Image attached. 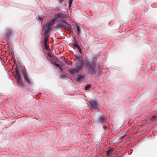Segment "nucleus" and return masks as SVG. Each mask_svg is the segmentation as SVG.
Wrapping results in <instances>:
<instances>
[{
    "label": "nucleus",
    "instance_id": "dca6fc26",
    "mask_svg": "<svg viewBox=\"0 0 157 157\" xmlns=\"http://www.w3.org/2000/svg\"><path fill=\"white\" fill-rule=\"evenodd\" d=\"M47 53V55L49 57H52L53 56V54L52 52L48 51V52Z\"/></svg>",
    "mask_w": 157,
    "mask_h": 157
},
{
    "label": "nucleus",
    "instance_id": "b1692460",
    "mask_svg": "<svg viewBox=\"0 0 157 157\" xmlns=\"http://www.w3.org/2000/svg\"><path fill=\"white\" fill-rule=\"evenodd\" d=\"M78 52H79V53L81 54L82 53V50L81 48H78Z\"/></svg>",
    "mask_w": 157,
    "mask_h": 157
},
{
    "label": "nucleus",
    "instance_id": "4be33fe9",
    "mask_svg": "<svg viewBox=\"0 0 157 157\" xmlns=\"http://www.w3.org/2000/svg\"><path fill=\"white\" fill-rule=\"evenodd\" d=\"M73 0H69V7L72 4V2L73 1Z\"/></svg>",
    "mask_w": 157,
    "mask_h": 157
},
{
    "label": "nucleus",
    "instance_id": "f8f14e48",
    "mask_svg": "<svg viewBox=\"0 0 157 157\" xmlns=\"http://www.w3.org/2000/svg\"><path fill=\"white\" fill-rule=\"evenodd\" d=\"M12 33V31L10 29L8 30L6 33V35L8 37L11 36Z\"/></svg>",
    "mask_w": 157,
    "mask_h": 157
},
{
    "label": "nucleus",
    "instance_id": "39448f33",
    "mask_svg": "<svg viewBox=\"0 0 157 157\" xmlns=\"http://www.w3.org/2000/svg\"><path fill=\"white\" fill-rule=\"evenodd\" d=\"M90 105L93 109H96L98 108V104L96 101L92 100L90 103Z\"/></svg>",
    "mask_w": 157,
    "mask_h": 157
},
{
    "label": "nucleus",
    "instance_id": "7ed1b4c3",
    "mask_svg": "<svg viewBox=\"0 0 157 157\" xmlns=\"http://www.w3.org/2000/svg\"><path fill=\"white\" fill-rule=\"evenodd\" d=\"M84 63L83 61L79 58L78 59L77 63L75 64V67L80 71L83 69Z\"/></svg>",
    "mask_w": 157,
    "mask_h": 157
},
{
    "label": "nucleus",
    "instance_id": "20e7f679",
    "mask_svg": "<svg viewBox=\"0 0 157 157\" xmlns=\"http://www.w3.org/2000/svg\"><path fill=\"white\" fill-rule=\"evenodd\" d=\"M16 75L15 76L17 81L18 84L21 85V86L23 85V84L22 82V80L21 76L18 75V72L17 71H16Z\"/></svg>",
    "mask_w": 157,
    "mask_h": 157
},
{
    "label": "nucleus",
    "instance_id": "bb28decb",
    "mask_svg": "<svg viewBox=\"0 0 157 157\" xmlns=\"http://www.w3.org/2000/svg\"><path fill=\"white\" fill-rule=\"evenodd\" d=\"M62 21L64 23H65L64 24H67L66 22L65 21H64L63 20V21Z\"/></svg>",
    "mask_w": 157,
    "mask_h": 157
},
{
    "label": "nucleus",
    "instance_id": "423d86ee",
    "mask_svg": "<svg viewBox=\"0 0 157 157\" xmlns=\"http://www.w3.org/2000/svg\"><path fill=\"white\" fill-rule=\"evenodd\" d=\"M24 78L25 81L29 84H31L32 83V81L31 78H29L27 77L24 73H23Z\"/></svg>",
    "mask_w": 157,
    "mask_h": 157
},
{
    "label": "nucleus",
    "instance_id": "393cba45",
    "mask_svg": "<svg viewBox=\"0 0 157 157\" xmlns=\"http://www.w3.org/2000/svg\"><path fill=\"white\" fill-rule=\"evenodd\" d=\"M75 47L77 48L78 49L79 48H80L79 45L78 44H76L75 46Z\"/></svg>",
    "mask_w": 157,
    "mask_h": 157
},
{
    "label": "nucleus",
    "instance_id": "aec40b11",
    "mask_svg": "<svg viewBox=\"0 0 157 157\" xmlns=\"http://www.w3.org/2000/svg\"><path fill=\"white\" fill-rule=\"evenodd\" d=\"M77 33H78V34L79 35L80 34V29L79 28H78V27H77Z\"/></svg>",
    "mask_w": 157,
    "mask_h": 157
},
{
    "label": "nucleus",
    "instance_id": "9b49d317",
    "mask_svg": "<svg viewBox=\"0 0 157 157\" xmlns=\"http://www.w3.org/2000/svg\"><path fill=\"white\" fill-rule=\"evenodd\" d=\"M114 150V149L113 148H110L106 152L107 155L108 156H110Z\"/></svg>",
    "mask_w": 157,
    "mask_h": 157
},
{
    "label": "nucleus",
    "instance_id": "6e6552de",
    "mask_svg": "<svg viewBox=\"0 0 157 157\" xmlns=\"http://www.w3.org/2000/svg\"><path fill=\"white\" fill-rule=\"evenodd\" d=\"M80 71L76 67L73 68L70 70V72L71 74H73L75 73H78Z\"/></svg>",
    "mask_w": 157,
    "mask_h": 157
},
{
    "label": "nucleus",
    "instance_id": "f257e3e1",
    "mask_svg": "<svg viewBox=\"0 0 157 157\" xmlns=\"http://www.w3.org/2000/svg\"><path fill=\"white\" fill-rule=\"evenodd\" d=\"M85 67L87 68L88 74H94L95 73V66L93 63H90L87 61L85 62Z\"/></svg>",
    "mask_w": 157,
    "mask_h": 157
},
{
    "label": "nucleus",
    "instance_id": "9d476101",
    "mask_svg": "<svg viewBox=\"0 0 157 157\" xmlns=\"http://www.w3.org/2000/svg\"><path fill=\"white\" fill-rule=\"evenodd\" d=\"M44 28L45 30L48 31H50L52 29L51 27V26L50 25L48 24H46L44 26Z\"/></svg>",
    "mask_w": 157,
    "mask_h": 157
},
{
    "label": "nucleus",
    "instance_id": "2eb2a0df",
    "mask_svg": "<svg viewBox=\"0 0 157 157\" xmlns=\"http://www.w3.org/2000/svg\"><path fill=\"white\" fill-rule=\"evenodd\" d=\"M48 37H44V38L43 39V43H49L48 41Z\"/></svg>",
    "mask_w": 157,
    "mask_h": 157
},
{
    "label": "nucleus",
    "instance_id": "cd10ccee",
    "mask_svg": "<svg viewBox=\"0 0 157 157\" xmlns=\"http://www.w3.org/2000/svg\"><path fill=\"white\" fill-rule=\"evenodd\" d=\"M97 39H99V40H101V38H99L98 37H97Z\"/></svg>",
    "mask_w": 157,
    "mask_h": 157
},
{
    "label": "nucleus",
    "instance_id": "6ab92c4d",
    "mask_svg": "<svg viewBox=\"0 0 157 157\" xmlns=\"http://www.w3.org/2000/svg\"><path fill=\"white\" fill-rule=\"evenodd\" d=\"M157 119V117L156 116H154L151 118V120L154 121Z\"/></svg>",
    "mask_w": 157,
    "mask_h": 157
},
{
    "label": "nucleus",
    "instance_id": "f03ea898",
    "mask_svg": "<svg viewBox=\"0 0 157 157\" xmlns=\"http://www.w3.org/2000/svg\"><path fill=\"white\" fill-rule=\"evenodd\" d=\"M54 16L55 18L51 20L48 23L50 26L52 24H54L58 18H63L67 17L66 15L60 13H55L54 15Z\"/></svg>",
    "mask_w": 157,
    "mask_h": 157
},
{
    "label": "nucleus",
    "instance_id": "a211bd4d",
    "mask_svg": "<svg viewBox=\"0 0 157 157\" xmlns=\"http://www.w3.org/2000/svg\"><path fill=\"white\" fill-rule=\"evenodd\" d=\"M91 85L88 84L86 85L85 87V89L86 90H88L91 87Z\"/></svg>",
    "mask_w": 157,
    "mask_h": 157
},
{
    "label": "nucleus",
    "instance_id": "c756f323",
    "mask_svg": "<svg viewBox=\"0 0 157 157\" xmlns=\"http://www.w3.org/2000/svg\"><path fill=\"white\" fill-rule=\"evenodd\" d=\"M56 66H57V67H59V65H58V64H57V65H56Z\"/></svg>",
    "mask_w": 157,
    "mask_h": 157
},
{
    "label": "nucleus",
    "instance_id": "ddd939ff",
    "mask_svg": "<svg viewBox=\"0 0 157 157\" xmlns=\"http://www.w3.org/2000/svg\"><path fill=\"white\" fill-rule=\"evenodd\" d=\"M67 24L60 23L58 24L56 26V28H65L67 27Z\"/></svg>",
    "mask_w": 157,
    "mask_h": 157
},
{
    "label": "nucleus",
    "instance_id": "f3484780",
    "mask_svg": "<svg viewBox=\"0 0 157 157\" xmlns=\"http://www.w3.org/2000/svg\"><path fill=\"white\" fill-rule=\"evenodd\" d=\"M50 31H48L46 30V31L44 32V37H48V36L47 35L49 33Z\"/></svg>",
    "mask_w": 157,
    "mask_h": 157
},
{
    "label": "nucleus",
    "instance_id": "0eeeda50",
    "mask_svg": "<svg viewBox=\"0 0 157 157\" xmlns=\"http://www.w3.org/2000/svg\"><path fill=\"white\" fill-rule=\"evenodd\" d=\"M105 118L103 117L101 115L99 117L98 120L96 121L97 123H103L105 121Z\"/></svg>",
    "mask_w": 157,
    "mask_h": 157
},
{
    "label": "nucleus",
    "instance_id": "412c9836",
    "mask_svg": "<svg viewBox=\"0 0 157 157\" xmlns=\"http://www.w3.org/2000/svg\"><path fill=\"white\" fill-rule=\"evenodd\" d=\"M126 136V134L125 133L124 134H122L121 135V136L120 138L122 139V138Z\"/></svg>",
    "mask_w": 157,
    "mask_h": 157
},
{
    "label": "nucleus",
    "instance_id": "5701e85b",
    "mask_svg": "<svg viewBox=\"0 0 157 157\" xmlns=\"http://www.w3.org/2000/svg\"><path fill=\"white\" fill-rule=\"evenodd\" d=\"M44 18L42 17H39L38 19V20H39V21L41 20H43Z\"/></svg>",
    "mask_w": 157,
    "mask_h": 157
},
{
    "label": "nucleus",
    "instance_id": "c85d7f7f",
    "mask_svg": "<svg viewBox=\"0 0 157 157\" xmlns=\"http://www.w3.org/2000/svg\"><path fill=\"white\" fill-rule=\"evenodd\" d=\"M60 1L61 2H63V0H60Z\"/></svg>",
    "mask_w": 157,
    "mask_h": 157
},
{
    "label": "nucleus",
    "instance_id": "a878e982",
    "mask_svg": "<svg viewBox=\"0 0 157 157\" xmlns=\"http://www.w3.org/2000/svg\"><path fill=\"white\" fill-rule=\"evenodd\" d=\"M103 128L104 130H106L107 128V127L106 126H104Z\"/></svg>",
    "mask_w": 157,
    "mask_h": 157
},
{
    "label": "nucleus",
    "instance_id": "4468645a",
    "mask_svg": "<svg viewBox=\"0 0 157 157\" xmlns=\"http://www.w3.org/2000/svg\"><path fill=\"white\" fill-rule=\"evenodd\" d=\"M48 43H44L43 44V45L44 46L45 48V49L48 50V51H49L50 49L49 45L48 44Z\"/></svg>",
    "mask_w": 157,
    "mask_h": 157
},
{
    "label": "nucleus",
    "instance_id": "1a4fd4ad",
    "mask_svg": "<svg viewBox=\"0 0 157 157\" xmlns=\"http://www.w3.org/2000/svg\"><path fill=\"white\" fill-rule=\"evenodd\" d=\"M76 80L78 81H80L85 80V77L81 75H78L77 76Z\"/></svg>",
    "mask_w": 157,
    "mask_h": 157
}]
</instances>
